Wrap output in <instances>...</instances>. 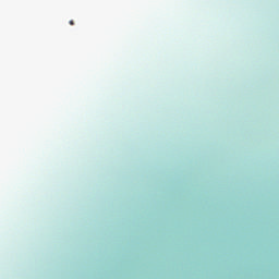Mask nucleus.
<instances>
[{
    "label": "nucleus",
    "mask_w": 279,
    "mask_h": 279,
    "mask_svg": "<svg viewBox=\"0 0 279 279\" xmlns=\"http://www.w3.org/2000/svg\"><path fill=\"white\" fill-rule=\"evenodd\" d=\"M70 25L73 26L74 25V21L70 20Z\"/></svg>",
    "instance_id": "obj_1"
}]
</instances>
